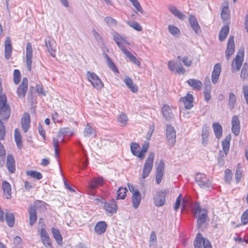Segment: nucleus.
<instances>
[{
    "label": "nucleus",
    "instance_id": "obj_28",
    "mask_svg": "<svg viewBox=\"0 0 248 248\" xmlns=\"http://www.w3.org/2000/svg\"><path fill=\"white\" fill-rule=\"evenodd\" d=\"M189 22L192 29L196 33H198L200 30V27L198 21L195 17L193 15H190L189 17Z\"/></svg>",
    "mask_w": 248,
    "mask_h": 248
},
{
    "label": "nucleus",
    "instance_id": "obj_27",
    "mask_svg": "<svg viewBox=\"0 0 248 248\" xmlns=\"http://www.w3.org/2000/svg\"><path fill=\"white\" fill-rule=\"evenodd\" d=\"M141 200V194L139 191L135 192L134 194H132V202L133 206L134 208L137 209L139 207L140 203Z\"/></svg>",
    "mask_w": 248,
    "mask_h": 248
},
{
    "label": "nucleus",
    "instance_id": "obj_44",
    "mask_svg": "<svg viewBox=\"0 0 248 248\" xmlns=\"http://www.w3.org/2000/svg\"><path fill=\"white\" fill-rule=\"evenodd\" d=\"M5 219L8 225L12 227L15 223L14 216L12 213H6L5 215Z\"/></svg>",
    "mask_w": 248,
    "mask_h": 248
},
{
    "label": "nucleus",
    "instance_id": "obj_9",
    "mask_svg": "<svg viewBox=\"0 0 248 248\" xmlns=\"http://www.w3.org/2000/svg\"><path fill=\"white\" fill-rule=\"evenodd\" d=\"M166 135L169 144L173 146L176 142V132L174 127L171 125H167Z\"/></svg>",
    "mask_w": 248,
    "mask_h": 248
},
{
    "label": "nucleus",
    "instance_id": "obj_5",
    "mask_svg": "<svg viewBox=\"0 0 248 248\" xmlns=\"http://www.w3.org/2000/svg\"><path fill=\"white\" fill-rule=\"evenodd\" d=\"M244 48L243 47L240 48L235 57L233 59L232 63V72L235 69L237 71L240 69L242 63L244 61Z\"/></svg>",
    "mask_w": 248,
    "mask_h": 248
},
{
    "label": "nucleus",
    "instance_id": "obj_48",
    "mask_svg": "<svg viewBox=\"0 0 248 248\" xmlns=\"http://www.w3.org/2000/svg\"><path fill=\"white\" fill-rule=\"evenodd\" d=\"M156 242V236L155 232H152L150 234L149 240V247L150 248H155V243Z\"/></svg>",
    "mask_w": 248,
    "mask_h": 248
},
{
    "label": "nucleus",
    "instance_id": "obj_2",
    "mask_svg": "<svg viewBox=\"0 0 248 248\" xmlns=\"http://www.w3.org/2000/svg\"><path fill=\"white\" fill-rule=\"evenodd\" d=\"M192 213L195 217H198L197 219V226L200 228L202 224L204 223L207 217V210L202 209L200 206L199 203H196L192 207Z\"/></svg>",
    "mask_w": 248,
    "mask_h": 248
},
{
    "label": "nucleus",
    "instance_id": "obj_59",
    "mask_svg": "<svg viewBox=\"0 0 248 248\" xmlns=\"http://www.w3.org/2000/svg\"><path fill=\"white\" fill-rule=\"evenodd\" d=\"M44 245L47 248H52V245H51V240L49 238V237L48 236L47 237H44L41 239Z\"/></svg>",
    "mask_w": 248,
    "mask_h": 248
},
{
    "label": "nucleus",
    "instance_id": "obj_3",
    "mask_svg": "<svg viewBox=\"0 0 248 248\" xmlns=\"http://www.w3.org/2000/svg\"><path fill=\"white\" fill-rule=\"evenodd\" d=\"M196 183L202 188L210 190L212 188V182L205 174L201 173H197L195 177Z\"/></svg>",
    "mask_w": 248,
    "mask_h": 248
},
{
    "label": "nucleus",
    "instance_id": "obj_54",
    "mask_svg": "<svg viewBox=\"0 0 248 248\" xmlns=\"http://www.w3.org/2000/svg\"><path fill=\"white\" fill-rule=\"evenodd\" d=\"M128 25L136 30L137 31H142V27L137 22L135 21H132V22H127Z\"/></svg>",
    "mask_w": 248,
    "mask_h": 248
},
{
    "label": "nucleus",
    "instance_id": "obj_60",
    "mask_svg": "<svg viewBox=\"0 0 248 248\" xmlns=\"http://www.w3.org/2000/svg\"><path fill=\"white\" fill-rule=\"evenodd\" d=\"M164 163L162 160H160L157 167L156 173L164 174Z\"/></svg>",
    "mask_w": 248,
    "mask_h": 248
},
{
    "label": "nucleus",
    "instance_id": "obj_34",
    "mask_svg": "<svg viewBox=\"0 0 248 248\" xmlns=\"http://www.w3.org/2000/svg\"><path fill=\"white\" fill-rule=\"evenodd\" d=\"M209 132L208 127L207 126H203L202 128V142L203 145H206L208 141Z\"/></svg>",
    "mask_w": 248,
    "mask_h": 248
},
{
    "label": "nucleus",
    "instance_id": "obj_37",
    "mask_svg": "<svg viewBox=\"0 0 248 248\" xmlns=\"http://www.w3.org/2000/svg\"><path fill=\"white\" fill-rule=\"evenodd\" d=\"M84 135L86 137H91L92 138H95L96 137V132L95 130L88 124L84 129Z\"/></svg>",
    "mask_w": 248,
    "mask_h": 248
},
{
    "label": "nucleus",
    "instance_id": "obj_21",
    "mask_svg": "<svg viewBox=\"0 0 248 248\" xmlns=\"http://www.w3.org/2000/svg\"><path fill=\"white\" fill-rule=\"evenodd\" d=\"M5 58L8 60L11 56L12 52V46L11 44V41L9 37H7L5 41Z\"/></svg>",
    "mask_w": 248,
    "mask_h": 248
},
{
    "label": "nucleus",
    "instance_id": "obj_51",
    "mask_svg": "<svg viewBox=\"0 0 248 248\" xmlns=\"http://www.w3.org/2000/svg\"><path fill=\"white\" fill-rule=\"evenodd\" d=\"M168 30L169 32L174 36L179 35L180 33L179 29L172 25L168 26Z\"/></svg>",
    "mask_w": 248,
    "mask_h": 248
},
{
    "label": "nucleus",
    "instance_id": "obj_56",
    "mask_svg": "<svg viewBox=\"0 0 248 248\" xmlns=\"http://www.w3.org/2000/svg\"><path fill=\"white\" fill-rule=\"evenodd\" d=\"M14 80L16 84L19 83L20 80V72L17 69H15L14 72Z\"/></svg>",
    "mask_w": 248,
    "mask_h": 248
},
{
    "label": "nucleus",
    "instance_id": "obj_45",
    "mask_svg": "<svg viewBox=\"0 0 248 248\" xmlns=\"http://www.w3.org/2000/svg\"><path fill=\"white\" fill-rule=\"evenodd\" d=\"M26 175L37 180H40L42 178V174L35 170H30L26 171Z\"/></svg>",
    "mask_w": 248,
    "mask_h": 248
},
{
    "label": "nucleus",
    "instance_id": "obj_64",
    "mask_svg": "<svg viewBox=\"0 0 248 248\" xmlns=\"http://www.w3.org/2000/svg\"><path fill=\"white\" fill-rule=\"evenodd\" d=\"M241 220L244 224H246L248 222V209L243 214Z\"/></svg>",
    "mask_w": 248,
    "mask_h": 248
},
{
    "label": "nucleus",
    "instance_id": "obj_46",
    "mask_svg": "<svg viewBox=\"0 0 248 248\" xmlns=\"http://www.w3.org/2000/svg\"><path fill=\"white\" fill-rule=\"evenodd\" d=\"M170 12L175 16L181 19H183L185 17V15L181 12L179 11L176 7H173L170 8Z\"/></svg>",
    "mask_w": 248,
    "mask_h": 248
},
{
    "label": "nucleus",
    "instance_id": "obj_19",
    "mask_svg": "<svg viewBox=\"0 0 248 248\" xmlns=\"http://www.w3.org/2000/svg\"><path fill=\"white\" fill-rule=\"evenodd\" d=\"M64 139L62 136L57 134V136L53 138V146L54 148L55 155L56 157L59 156V147L61 143L64 141Z\"/></svg>",
    "mask_w": 248,
    "mask_h": 248
},
{
    "label": "nucleus",
    "instance_id": "obj_12",
    "mask_svg": "<svg viewBox=\"0 0 248 248\" xmlns=\"http://www.w3.org/2000/svg\"><path fill=\"white\" fill-rule=\"evenodd\" d=\"M104 183V180L102 177L93 178L88 184V187L91 194H93V190L99 186H102Z\"/></svg>",
    "mask_w": 248,
    "mask_h": 248
},
{
    "label": "nucleus",
    "instance_id": "obj_61",
    "mask_svg": "<svg viewBox=\"0 0 248 248\" xmlns=\"http://www.w3.org/2000/svg\"><path fill=\"white\" fill-rule=\"evenodd\" d=\"M39 231L40 232L41 239L44 237H47L49 236L48 233L47 232L45 228V224H42V225H41V228L39 230Z\"/></svg>",
    "mask_w": 248,
    "mask_h": 248
},
{
    "label": "nucleus",
    "instance_id": "obj_14",
    "mask_svg": "<svg viewBox=\"0 0 248 248\" xmlns=\"http://www.w3.org/2000/svg\"><path fill=\"white\" fill-rule=\"evenodd\" d=\"M28 81L27 78H24L22 80L21 84L17 90V94L19 98L25 97L28 90Z\"/></svg>",
    "mask_w": 248,
    "mask_h": 248
},
{
    "label": "nucleus",
    "instance_id": "obj_39",
    "mask_svg": "<svg viewBox=\"0 0 248 248\" xmlns=\"http://www.w3.org/2000/svg\"><path fill=\"white\" fill-rule=\"evenodd\" d=\"M236 102V95L232 93H230L228 100V106L230 110H232L234 108Z\"/></svg>",
    "mask_w": 248,
    "mask_h": 248
},
{
    "label": "nucleus",
    "instance_id": "obj_30",
    "mask_svg": "<svg viewBox=\"0 0 248 248\" xmlns=\"http://www.w3.org/2000/svg\"><path fill=\"white\" fill-rule=\"evenodd\" d=\"M2 190L6 198L9 199L11 197V188L10 184L6 181H4L2 184Z\"/></svg>",
    "mask_w": 248,
    "mask_h": 248
},
{
    "label": "nucleus",
    "instance_id": "obj_42",
    "mask_svg": "<svg viewBox=\"0 0 248 248\" xmlns=\"http://www.w3.org/2000/svg\"><path fill=\"white\" fill-rule=\"evenodd\" d=\"M240 77L243 80L248 78V64L247 63H245L242 67Z\"/></svg>",
    "mask_w": 248,
    "mask_h": 248
},
{
    "label": "nucleus",
    "instance_id": "obj_13",
    "mask_svg": "<svg viewBox=\"0 0 248 248\" xmlns=\"http://www.w3.org/2000/svg\"><path fill=\"white\" fill-rule=\"evenodd\" d=\"M104 208L108 214H113L116 213L117 210L116 202L114 200L106 202L104 203Z\"/></svg>",
    "mask_w": 248,
    "mask_h": 248
},
{
    "label": "nucleus",
    "instance_id": "obj_4",
    "mask_svg": "<svg viewBox=\"0 0 248 248\" xmlns=\"http://www.w3.org/2000/svg\"><path fill=\"white\" fill-rule=\"evenodd\" d=\"M155 155L153 152H151L145 163L144 164L142 172V178L145 179L147 177L150 173L151 172L153 167V162L154 160Z\"/></svg>",
    "mask_w": 248,
    "mask_h": 248
},
{
    "label": "nucleus",
    "instance_id": "obj_6",
    "mask_svg": "<svg viewBox=\"0 0 248 248\" xmlns=\"http://www.w3.org/2000/svg\"><path fill=\"white\" fill-rule=\"evenodd\" d=\"M87 77L92 85L96 89L100 90L104 87L103 82L95 73L88 71L87 72Z\"/></svg>",
    "mask_w": 248,
    "mask_h": 248
},
{
    "label": "nucleus",
    "instance_id": "obj_57",
    "mask_svg": "<svg viewBox=\"0 0 248 248\" xmlns=\"http://www.w3.org/2000/svg\"><path fill=\"white\" fill-rule=\"evenodd\" d=\"M232 173L230 169H226L225 171V181L229 183L232 178Z\"/></svg>",
    "mask_w": 248,
    "mask_h": 248
},
{
    "label": "nucleus",
    "instance_id": "obj_7",
    "mask_svg": "<svg viewBox=\"0 0 248 248\" xmlns=\"http://www.w3.org/2000/svg\"><path fill=\"white\" fill-rule=\"evenodd\" d=\"M195 248H212L210 242L198 233L194 242Z\"/></svg>",
    "mask_w": 248,
    "mask_h": 248
},
{
    "label": "nucleus",
    "instance_id": "obj_18",
    "mask_svg": "<svg viewBox=\"0 0 248 248\" xmlns=\"http://www.w3.org/2000/svg\"><path fill=\"white\" fill-rule=\"evenodd\" d=\"M180 101L184 103L185 108L187 109H189L193 107V97L191 94L188 93L185 97L180 98Z\"/></svg>",
    "mask_w": 248,
    "mask_h": 248
},
{
    "label": "nucleus",
    "instance_id": "obj_29",
    "mask_svg": "<svg viewBox=\"0 0 248 248\" xmlns=\"http://www.w3.org/2000/svg\"><path fill=\"white\" fill-rule=\"evenodd\" d=\"M107 227V224L105 221H100L96 224L94 230L98 234H102L106 232Z\"/></svg>",
    "mask_w": 248,
    "mask_h": 248
},
{
    "label": "nucleus",
    "instance_id": "obj_50",
    "mask_svg": "<svg viewBox=\"0 0 248 248\" xmlns=\"http://www.w3.org/2000/svg\"><path fill=\"white\" fill-rule=\"evenodd\" d=\"M118 120L122 126H125L127 124L128 118L125 114L122 113L118 117Z\"/></svg>",
    "mask_w": 248,
    "mask_h": 248
},
{
    "label": "nucleus",
    "instance_id": "obj_38",
    "mask_svg": "<svg viewBox=\"0 0 248 248\" xmlns=\"http://www.w3.org/2000/svg\"><path fill=\"white\" fill-rule=\"evenodd\" d=\"M230 140V137L227 136L222 142V149L225 155H227L229 151Z\"/></svg>",
    "mask_w": 248,
    "mask_h": 248
},
{
    "label": "nucleus",
    "instance_id": "obj_16",
    "mask_svg": "<svg viewBox=\"0 0 248 248\" xmlns=\"http://www.w3.org/2000/svg\"><path fill=\"white\" fill-rule=\"evenodd\" d=\"M165 192L160 191L156 192L154 200L155 204L156 206H162L165 202Z\"/></svg>",
    "mask_w": 248,
    "mask_h": 248
},
{
    "label": "nucleus",
    "instance_id": "obj_58",
    "mask_svg": "<svg viewBox=\"0 0 248 248\" xmlns=\"http://www.w3.org/2000/svg\"><path fill=\"white\" fill-rule=\"evenodd\" d=\"M104 20L108 26H115L117 23L116 20L109 16L105 17Z\"/></svg>",
    "mask_w": 248,
    "mask_h": 248
},
{
    "label": "nucleus",
    "instance_id": "obj_63",
    "mask_svg": "<svg viewBox=\"0 0 248 248\" xmlns=\"http://www.w3.org/2000/svg\"><path fill=\"white\" fill-rule=\"evenodd\" d=\"M243 93L246 100V102L248 104V85H244L243 87Z\"/></svg>",
    "mask_w": 248,
    "mask_h": 248
},
{
    "label": "nucleus",
    "instance_id": "obj_49",
    "mask_svg": "<svg viewBox=\"0 0 248 248\" xmlns=\"http://www.w3.org/2000/svg\"><path fill=\"white\" fill-rule=\"evenodd\" d=\"M107 64L108 66L113 71L114 73H118V70L116 67L115 64L110 59V58L107 55Z\"/></svg>",
    "mask_w": 248,
    "mask_h": 248
},
{
    "label": "nucleus",
    "instance_id": "obj_10",
    "mask_svg": "<svg viewBox=\"0 0 248 248\" xmlns=\"http://www.w3.org/2000/svg\"><path fill=\"white\" fill-rule=\"evenodd\" d=\"M235 51V45L234 41V37L230 36L228 39L227 49L225 51V55L226 59L229 60Z\"/></svg>",
    "mask_w": 248,
    "mask_h": 248
},
{
    "label": "nucleus",
    "instance_id": "obj_23",
    "mask_svg": "<svg viewBox=\"0 0 248 248\" xmlns=\"http://www.w3.org/2000/svg\"><path fill=\"white\" fill-rule=\"evenodd\" d=\"M113 35V40L116 42V43L118 45L119 48L121 50V51L123 52L124 51V50L126 49V48L124 47L123 43V41L124 37L115 32H114Z\"/></svg>",
    "mask_w": 248,
    "mask_h": 248
},
{
    "label": "nucleus",
    "instance_id": "obj_1",
    "mask_svg": "<svg viewBox=\"0 0 248 248\" xmlns=\"http://www.w3.org/2000/svg\"><path fill=\"white\" fill-rule=\"evenodd\" d=\"M11 113L10 107L7 104V98L5 95H0V140L4 139L5 129L2 121H7Z\"/></svg>",
    "mask_w": 248,
    "mask_h": 248
},
{
    "label": "nucleus",
    "instance_id": "obj_43",
    "mask_svg": "<svg viewBox=\"0 0 248 248\" xmlns=\"http://www.w3.org/2000/svg\"><path fill=\"white\" fill-rule=\"evenodd\" d=\"M127 190L126 188L120 187L117 190V200L124 199L126 195Z\"/></svg>",
    "mask_w": 248,
    "mask_h": 248
},
{
    "label": "nucleus",
    "instance_id": "obj_53",
    "mask_svg": "<svg viewBox=\"0 0 248 248\" xmlns=\"http://www.w3.org/2000/svg\"><path fill=\"white\" fill-rule=\"evenodd\" d=\"M149 147V143L147 141H145L142 145V149H140V154L143 155V159H144L145 157V154L147 152L148 148Z\"/></svg>",
    "mask_w": 248,
    "mask_h": 248
},
{
    "label": "nucleus",
    "instance_id": "obj_36",
    "mask_svg": "<svg viewBox=\"0 0 248 248\" xmlns=\"http://www.w3.org/2000/svg\"><path fill=\"white\" fill-rule=\"evenodd\" d=\"M14 137L17 147L19 149H21L23 147L21 136L19 130L17 128L15 130Z\"/></svg>",
    "mask_w": 248,
    "mask_h": 248
},
{
    "label": "nucleus",
    "instance_id": "obj_32",
    "mask_svg": "<svg viewBox=\"0 0 248 248\" xmlns=\"http://www.w3.org/2000/svg\"><path fill=\"white\" fill-rule=\"evenodd\" d=\"M187 82L193 89H197L198 91L201 90L202 86V82L198 79H189L187 81Z\"/></svg>",
    "mask_w": 248,
    "mask_h": 248
},
{
    "label": "nucleus",
    "instance_id": "obj_15",
    "mask_svg": "<svg viewBox=\"0 0 248 248\" xmlns=\"http://www.w3.org/2000/svg\"><path fill=\"white\" fill-rule=\"evenodd\" d=\"M232 131L235 136H238L240 131V122L237 116H232Z\"/></svg>",
    "mask_w": 248,
    "mask_h": 248
},
{
    "label": "nucleus",
    "instance_id": "obj_40",
    "mask_svg": "<svg viewBox=\"0 0 248 248\" xmlns=\"http://www.w3.org/2000/svg\"><path fill=\"white\" fill-rule=\"evenodd\" d=\"M52 232L58 244L62 245V238L60 231L58 229L53 228L52 229Z\"/></svg>",
    "mask_w": 248,
    "mask_h": 248
},
{
    "label": "nucleus",
    "instance_id": "obj_11",
    "mask_svg": "<svg viewBox=\"0 0 248 248\" xmlns=\"http://www.w3.org/2000/svg\"><path fill=\"white\" fill-rule=\"evenodd\" d=\"M32 57V48L31 43L28 42L26 47V64L29 71L31 69V58Z\"/></svg>",
    "mask_w": 248,
    "mask_h": 248
},
{
    "label": "nucleus",
    "instance_id": "obj_20",
    "mask_svg": "<svg viewBox=\"0 0 248 248\" xmlns=\"http://www.w3.org/2000/svg\"><path fill=\"white\" fill-rule=\"evenodd\" d=\"M221 71V68L220 65L219 63L216 64L214 65L211 77L212 82L214 84H216L217 82Z\"/></svg>",
    "mask_w": 248,
    "mask_h": 248
},
{
    "label": "nucleus",
    "instance_id": "obj_47",
    "mask_svg": "<svg viewBox=\"0 0 248 248\" xmlns=\"http://www.w3.org/2000/svg\"><path fill=\"white\" fill-rule=\"evenodd\" d=\"M221 16L223 20L228 19L230 17V10L227 5L224 6L222 9Z\"/></svg>",
    "mask_w": 248,
    "mask_h": 248
},
{
    "label": "nucleus",
    "instance_id": "obj_22",
    "mask_svg": "<svg viewBox=\"0 0 248 248\" xmlns=\"http://www.w3.org/2000/svg\"><path fill=\"white\" fill-rule=\"evenodd\" d=\"M162 114L167 121H170L174 118V115L170 107L167 105H165L162 107Z\"/></svg>",
    "mask_w": 248,
    "mask_h": 248
},
{
    "label": "nucleus",
    "instance_id": "obj_55",
    "mask_svg": "<svg viewBox=\"0 0 248 248\" xmlns=\"http://www.w3.org/2000/svg\"><path fill=\"white\" fill-rule=\"evenodd\" d=\"M241 166L240 164H238L235 172V180L237 183L239 182L242 177V171L241 170Z\"/></svg>",
    "mask_w": 248,
    "mask_h": 248
},
{
    "label": "nucleus",
    "instance_id": "obj_33",
    "mask_svg": "<svg viewBox=\"0 0 248 248\" xmlns=\"http://www.w3.org/2000/svg\"><path fill=\"white\" fill-rule=\"evenodd\" d=\"M29 223L31 226H32L36 221L37 214L34 206H31L29 210Z\"/></svg>",
    "mask_w": 248,
    "mask_h": 248
},
{
    "label": "nucleus",
    "instance_id": "obj_41",
    "mask_svg": "<svg viewBox=\"0 0 248 248\" xmlns=\"http://www.w3.org/2000/svg\"><path fill=\"white\" fill-rule=\"evenodd\" d=\"M229 31V28L228 26H224L221 29L219 35V39L220 41H223L227 37Z\"/></svg>",
    "mask_w": 248,
    "mask_h": 248
},
{
    "label": "nucleus",
    "instance_id": "obj_26",
    "mask_svg": "<svg viewBox=\"0 0 248 248\" xmlns=\"http://www.w3.org/2000/svg\"><path fill=\"white\" fill-rule=\"evenodd\" d=\"M130 148L132 153L138 157L140 160L143 159V155L140 154V147L139 145L136 142H132L130 144Z\"/></svg>",
    "mask_w": 248,
    "mask_h": 248
},
{
    "label": "nucleus",
    "instance_id": "obj_52",
    "mask_svg": "<svg viewBox=\"0 0 248 248\" xmlns=\"http://www.w3.org/2000/svg\"><path fill=\"white\" fill-rule=\"evenodd\" d=\"M133 4L137 11L141 14L143 13V10L141 7L140 3L137 0H129Z\"/></svg>",
    "mask_w": 248,
    "mask_h": 248
},
{
    "label": "nucleus",
    "instance_id": "obj_31",
    "mask_svg": "<svg viewBox=\"0 0 248 248\" xmlns=\"http://www.w3.org/2000/svg\"><path fill=\"white\" fill-rule=\"evenodd\" d=\"M216 137L219 139L222 135V127L218 123H214L212 124Z\"/></svg>",
    "mask_w": 248,
    "mask_h": 248
},
{
    "label": "nucleus",
    "instance_id": "obj_8",
    "mask_svg": "<svg viewBox=\"0 0 248 248\" xmlns=\"http://www.w3.org/2000/svg\"><path fill=\"white\" fill-rule=\"evenodd\" d=\"M45 45L50 55L53 58L55 57L57 46L56 41L53 38L48 37L45 39Z\"/></svg>",
    "mask_w": 248,
    "mask_h": 248
},
{
    "label": "nucleus",
    "instance_id": "obj_35",
    "mask_svg": "<svg viewBox=\"0 0 248 248\" xmlns=\"http://www.w3.org/2000/svg\"><path fill=\"white\" fill-rule=\"evenodd\" d=\"M123 53L125 56L128 58L132 62L138 66L140 65V62L139 60L137 59L131 53H130L127 49L124 50Z\"/></svg>",
    "mask_w": 248,
    "mask_h": 248
},
{
    "label": "nucleus",
    "instance_id": "obj_17",
    "mask_svg": "<svg viewBox=\"0 0 248 248\" xmlns=\"http://www.w3.org/2000/svg\"><path fill=\"white\" fill-rule=\"evenodd\" d=\"M31 119L29 113H25L21 119V124L22 129L25 133H26L30 127Z\"/></svg>",
    "mask_w": 248,
    "mask_h": 248
},
{
    "label": "nucleus",
    "instance_id": "obj_62",
    "mask_svg": "<svg viewBox=\"0 0 248 248\" xmlns=\"http://www.w3.org/2000/svg\"><path fill=\"white\" fill-rule=\"evenodd\" d=\"M182 199V195L180 194L178 197H177L176 201L175 203V205L174 206V209L175 211H177L180 207L181 201Z\"/></svg>",
    "mask_w": 248,
    "mask_h": 248
},
{
    "label": "nucleus",
    "instance_id": "obj_25",
    "mask_svg": "<svg viewBox=\"0 0 248 248\" xmlns=\"http://www.w3.org/2000/svg\"><path fill=\"white\" fill-rule=\"evenodd\" d=\"M7 167L11 173L15 171V160L14 156L11 155H8L7 157Z\"/></svg>",
    "mask_w": 248,
    "mask_h": 248
},
{
    "label": "nucleus",
    "instance_id": "obj_24",
    "mask_svg": "<svg viewBox=\"0 0 248 248\" xmlns=\"http://www.w3.org/2000/svg\"><path fill=\"white\" fill-rule=\"evenodd\" d=\"M124 83L126 84L131 92L136 93L138 91V87L137 85L134 84L132 79L129 77H126L124 79Z\"/></svg>",
    "mask_w": 248,
    "mask_h": 248
}]
</instances>
